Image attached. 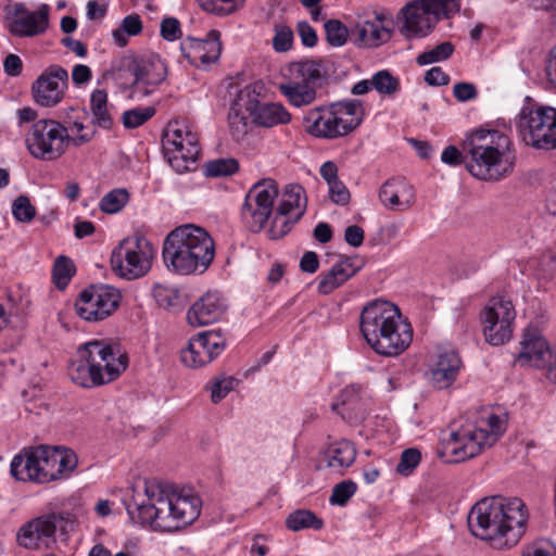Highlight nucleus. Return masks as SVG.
Returning a JSON list of instances; mask_svg holds the SVG:
<instances>
[{"mask_svg": "<svg viewBox=\"0 0 556 556\" xmlns=\"http://www.w3.org/2000/svg\"><path fill=\"white\" fill-rule=\"evenodd\" d=\"M147 497L135 509L127 507L131 520L159 531H177L200 515L202 502L191 489H178L167 482L144 481Z\"/></svg>", "mask_w": 556, "mask_h": 556, "instance_id": "nucleus-1", "label": "nucleus"}, {"mask_svg": "<svg viewBox=\"0 0 556 556\" xmlns=\"http://www.w3.org/2000/svg\"><path fill=\"white\" fill-rule=\"evenodd\" d=\"M529 518L527 507L519 497H485L468 515L471 533L489 540L496 548L515 546L525 534Z\"/></svg>", "mask_w": 556, "mask_h": 556, "instance_id": "nucleus-2", "label": "nucleus"}, {"mask_svg": "<svg viewBox=\"0 0 556 556\" xmlns=\"http://www.w3.org/2000/svg\"><path fill=\"white\" fill-rule=\"evenodd\" d=\"M466 169L484 181H500L509 176L516 164L510 137L496 129H477L463 141Z\"/></svg>", "mask_w": 556, "mask_h": 556, "instance_id": "nucleus-3", "label": "nucleus"}, {"mask_svg": "<svg viewBox=\"0 0 556 556\" xmlns=\"http://www.w3.org/2000/svg\"><path fill=\"white\" fill-rule=\"evenodd\" d=\"M359 327L368 345L379 355L392 357L403 353L413 341L412 325L394 304L376 300L361 313Z\"/></svg>", "mask_w": 556, "mask_h": 556, "instance_id": "nucleus-4", "label": "nucleus"}, {"mask_svg": "<svg viewBox=\"0 0 556 556\" xmlns=\"http://www.w3.org/2000/svg\"><path fill=\"white\" fill-rule=\"evenodd\" d=\"M127 366L128 357L117 344L91 340L78 346L67 374L75 384L92 388L115 380Z\"/></svg>", "mask_w": 556, "mask_h": 556, "instance_id": "nucleus-5", "label": "nucleus"}, {"mask_svg": "<svg viewBox=\"0 0 556 556\" xmlns=\"http://www.w3.org/2000/svg\"><path fill=\"white\" fill-rule=\"evenodd\" d=\"M214 242L205 229L188 224L172 230L163 244V260L168 270L189 275L203 273L214 258Z\"/></svg>", "mask_w": 556, "mask_h": 556, "instance_id": "nucleus-6", "label": "nucleus"}, {"mask_svg": "<svg viewBox=\"0 0 556 556\" xmlns=\"http://www.w3.org/2000/svg\"><path fill=\"white\" fill-rule=\"evenodd\" d=\"M77 466L74 452L40 445L25 448L11 462V475L20 481L48 483L67 477Z\"/></svg>", "mask_w": 556, "mask_h": 556, "instance_id": "nucleus-7", "label": "nucleus"}, {"mask_svg": "<svg viewBox=\"0 0 556 556\" xmlns=\"http://www.w3.org/2000/svg\"><path fill=\"white\" fill-rule=\"evenodd\" d=\"M488 428L471 424L462 425L452 429L447 438L442 439L443 454L451 456V462H464L479 455L485 447H490L505 431V421L495 414L486 419Z\"/></svg>", "mask_w": 556, "mask_h": 556, "instance_id": "nucleus-8", "label": "nucleus"}, {"mask_svg": "<svg viewBox=\"0 0 556 556\" xmlns=\"http://www.w3.org/2000/svg\"><path fill=\"white\" fill-rule=\"evenodd\" d=\"M90 140L91 134L71 136L66 126L52 118L36 121L25 136L29 154L42 161H55L65 153L70 144L79 147Z\"/></svg>", "mask_w": 556, "mask_h": 556, "instance_id": "nucleus-9", "label": "nucleus"}, {"mask_svg": "<svg viewBox=\"0 0 556 556\" xmlns=\"http://www.w3.org/2000/svg\"><path fill=\"white\" fill-rule=\"evenodd\" d=\"M363 106L358 100L332 103L307 112L308 132L317 138L336 139L349 135L363 121Z\"/></svg>", "mask_w": 556, "mask_h": 556, "instance_id": "nucleus-10", "label": "nucleus"}, {"mask_svg": "<svg viewBox=\"0 0 556 556\" xmlns=\"http://www.w3.org/2000/svg\"><path fill=\"white\" fill-rule=\"evenodd\" d=\"M278 90L294 108L311 105L317 98L319 80L324 76L320 61L304 60L290 63L282 72Z\"/></svg>", "mask_w": 556, "mask_h": 556, "instance_id": "nucleus-11", "label": "nucleus"}, {"mask_svg": "<svg viewBox=\"0 0 556 556\" xmlns=\"http://www.w3.org/2000/svg\"><path fill=\"white\" fill-rule=\"evenodd\" d=\"M521 140L536 150L556 149V108L542 104L521 108L516 122Z\"/></svg>", "mask_w": 556, "mask_h": 556, "instance_id": "nucleus-12", "label": "nucleus"}, {"mask_svg": "<svg viewBox=\"0 0 556 556\" xmlns=\"http://www.w3.org/2000/svg\"><path fill=\"white\" fill-rule=\"evenodd\" d=\"M163 150L169 165L179 174L197 167L200 154L199 137L181 122L168 123L163 139Z\"/></svg>", "mask_w": 556, "mask_h": 556, "instance_id": "nucleus-13", "label": "nucleus"}, {"mask_svg": "<svg viewBox=\"0 0 556 556\" xmlns=\"http://www.w3.org/2000/svg\"><path fill=\"white\" fill-rule=\"evenodd\" d=\"M155 254V248L144 237H128L114 250L112 265L121 277L138 279L151 269Z\"/></svg>", "mask_w": 556, "mask_h": 556, "instance_id": "nucleus-14", "label": "nucleus"}, {"mask_svg": "<svg viewBox=\"0 0 556 556\" xmlns=\"http://www.w3.org/2000/svg\"><path fill=\"white\" fill-rule=\"evenodd\" d=\"M278 197V187L273 179L260 180L245 195L241 217L253 232L263 229L273 212L274 201Z\"/></svg>", "mask_w": 556, "mask_h": 556, "instance_id": "nucleus-15", "label": "nucleus"}, {"mask_svg": "<svg viewBox=\"0 0 556 556\" xmlns=\"http://www.w3.org/2000/svg\"><path fill=\"white\" fill-rule=\"evenodd\" d=\"M121 292L109 285L90 286L76 300L77 315L86 321H101L111 316L119 306Z\"/></svg>", "mask_w": 556, "mask_h": 556, "instance_id": "nucleus-16", "label": "nucleus"}, {"mask_svg": "<svg viewBox=\"0 0 556 556\" xmlns=\"http://www.w3.org/2000/svg\"><path fill=\"white\" fill-rule=\"evenodd\" d=\"M516 311L505 296L490 299L482 312L483 334L492 345H502L511 338Z\"/></svg>", "mask_w": 556, "mask_h": 556, "instance_id": "nucleus-17", "label": "nucleus"}, {"mask_svg": "<svg viewBox=\"0 0 556 556\" xmlns=\"http://www.w3.org/2000/svg\"><path fill=\"white\" fill-rule=\"evenodd\" d=\"M237 105H245V112L252 116L253 122L263 127L286 125L291 121V114L282 103H261L256 88L252 85H248L238 91Z\"/></svg>", "mask_w": 556, "mask_h": 556, "instance_id": "nucleus-18", "label": "nucleus"}, {"mask_svg": "<svg viewBox=\"0 0 556 556\" xmlns=\"http://www.w3.org/2000/svg\"><path fill=\"white\" fill-rule=\"evenodd\" d=\"M68 87V74L61 65L48 66L33 83L31 96L36 104L53 108L62 102Z\"/></svg>", "mask_w": 556, "mask_h": 556, "instance_id": "nucleus-19", "label": "nucleus"}, {"mask_svg": "<svg viewBox=\"0 0 556 556\" xmlns=\"http://www.w3.org/2000/svg\"><path fill=\"white\" fill-rule=\"evenodd\" d=\"M226 348V339L217 331H203L192 337L180 353L181 362L190 368L207 365Z\"/></svg>", "mask_w": 556, "mask_h": 556, "instance_id": "nucleus-20", "label": "nucleus"}, {"mask_svg": "<svg viewBox=\"0 0 556 556\" xmlns=\"http://www.w3.org/2000/svg\"><path fill=\"white\" fill-rule=\"evenodd\" d=\"M62 521L61 515L50 514L26 522L17 532L18 545L28 549L50 548L55 543V531Z\"/></svg>", "mask_w": 556, "mask_h": 556, "instance_id": "nucleus-21", "label": "nucleus"}, {"mask_svg": "<svg viewBox=\"0 0 556 556\" xmlns=\"http://www.w3.org/2000/svg\"><path fill=\"white\" fill-rule=\"evenodd\" d=\"M397 18L403 22L400 31L407 39L426 37L440 21L420 0L407 2L400 10Z\"/></svg>", "mask_w": 556, "mask_h": 556, "instance_id": "nucleus-22", "label": "nucleus"}, {"mask_svg": "<svg viewBox=\"0 0 556 556\" xmlns=\"http://www.w3.org/2000/svg\"><path fill=\"white\" fill-rule=\"evenodd\" d=\"M167 68L159 58H137V66L131 98L149 97L166 78Z\"/></svg>", "mask_w": 556, "mask_h": 556, "instance_id": "nucleus-23", "label": "nucleus"}, {"mask_svg": "<svg viewBox=\"0 0 556 556\" xmlns=\"http://www.w3.org/2000/svg\"><path fill=\"white\" fill-rule=\"evenodd\" d=\"M180 50L194 66L214 63L222 53L220 33L212 29L205 39L188 38L181 43Z\"/></svg>", "mask_w": 556, "mask_h": 556, "instance_id": "nucleus-24", "label": "nucleus"}, {"mask_svg": "<svg viewBox=\"0 0 556 556\" xmlns=\"http://www.w3.org/2000/svg\"><path fill=\"white\" fill-rule=\"evenodd\" d=\"M378 197L386 208L397 212L409 210L416 199L414 187L403 177H392L384 181Z\"/></svg>", "mask_w": 556, "mask_h": 556, "instance_id": "nucleus-25", "label": "nucleus"}, {"mask_svg": "<svg viewBox=\"0 0 556 556\" xmlns=\"http://www.w3.org/2000/svg\"><path fill=\"white\" fill-rule=\"evenodd\" d=\"M226 308V301L218 292H206L189 308L187 319L193 327L205 326L219 320Z\"/></svg>", "mask_w": 556, "mask_h": 556, "instance_id": "nucleus-26", "label": "nucleus"}, {"mask_svg": "<svg viewBox=\"0 0 556 556\" xmlns=\"http://www.w3.org/2000/svg\"><path fill=\"white\" fill-rule=\"evenodd\" d=\"M365 406L366 399L363 387L352 383L341 391L337 401L331 404V409L343 419L353 421L364 418Z\"/></svg>", "mask_w": 556, "mask_h": 556, "instance_id": "nucleus-27", "label": "nucleus"}, {"mask_svg": "<svg viewBox=\"0 0 556 556\" xmlns=\"http://www.w3.org/2000/svg\"><path fill=\"white\" fill-rule=\"evenodd\" d=\"M521 350L517 355V362L521 365L540 367L545 357L552 358V351L536 328H527L520 342Z\"/></svg>", "mask_w": 556, "mask_h": 556, "instance_id": "nucleus-28", "label": "nucleus"}, {"mask_svg": "<svg viewBox=\"0 0 556 556\" xmlns=\"http://www.w3.org/2000/svg\"><path fill=\"white\" fill-rule=\"evenodd\" d=\"M351 36H355V45L366 48H376L387 42L391 37V30L384 26L381 15L374 21H363L351 29Z\"/></svg>", "mask_w": 556, "mask_h": 556, "instance_id": "nucleus-29", "label": "nucleus"}, {"mask_svg": "<svg viewBox=\"0 0 556 556\" xmlns=\"http://www.w3.org/2000/svg\"><path fill=\"white\" fill-rule=\"evenodd\" d=\"M460 368V358L454 351H445L438 355L430 368V379L438 389L450 387L456 379Z\"/></svg>", "mask_w": 556, "mask_h": 556, "instance_id": "nucleus-30", "label": "nucleus"}, {"mask_svg": "<svg viewBox=\"0 0 556 556\" xmlns=\"http://www.w3.org/2000/svg\"><path fill=\"white\" fill-rule=\"evenodd\" d=\"M49 25V8L43 4L38 11L28 12L11 23L10 30L20 37H33L42 34Z\"/></svg>", "mask_w": 556, "mask_h": 556, "instance_id": "nucleus-31", "label": "nucleus"}, {"mask_svg": "<svg viewBox=\"0 0 556 556\" xmlns=\"http://www.w3.org/2000/svg\"><path fill=\"white\" fill-rule=\"evenodd\" d=\"M356 450L348 440H341L329 445L325 452L326 467L337 475H343L355 460Z\"/></svg>", "mask_w": 556, "mask_h": 556, "instance_id": "nucleus-32", "label": "nucleus"}, {"mask_svg": "<svg viewBox=\"0 0 556 556\" xmlns=\"http://www.w3.org/2000/svg\"><path fill=\"white\" fill-rule=\"evenodd\" d=\"M357 269L353 266L351 260H344L336 263L329 271L319 276L317 290L320 294H329L352 276L356 274Z\"/></svg>", "mask_w": 556, "mask_h": 556, "instance_id": "nucleus-33", "label": "nucleus"}, {"mask_svg": "<svg viewBox=\"0 0 556 556\" xmlns=\"http://www.w3.org/2000/svg\"><path fill=\"white\" fill-rule=\"evenodd\" d=\"M305 190L301 185H287L277 207L279 214L293 216V223H296L306 210Z\"/></svg>", "mask_w": 556, "mask_h": 556, "instance_id": "nucleus-34", "label": "nucleus"}, {"mask_svg": "<svg viewBox=\"0 0 556 556\" xmlns=\"http://www.w3.org/2000/svg\"><path fill=\"white\" fill-rule=\"evenodd\" d=\"M137 66V58L126 55L112 62L110 70L104 74L106 79H112L121 88L134 90V81Z\"/></svg>", "mask_w": 556, "mask_h": 556, "instance_id": "nucleus-35", "label": "nucleus"}, {"mask_svg": "<svg viewBox=\"0 0 556 556\" xmlns=\"http://www.w3.org/2000/svg\"><path fill=\"white\" fill-rule=\"evenodd\" d=\"M90 111L92 124L103 129H110L113 117L109 111L108 93L103 89H94L90 96Z\"/></svg>", "mask_w": 556, "mask_h": 556, "instance_id": "nucleus-36", "label": "nucleus"}, {"mask_svg": "<svg viewBox=\"0 0 556 556\" xmlns=\"http://www.w3.org/2000/svg\"><path fill=\"white\" fill-rule=\"evenodd\" d=\"M152 294L157 305L167 311H179L184 307L182 299L176 287L155 283Z\"/></svg>", "mask_w": 556, "mask_h": 556, "instance_id": "nucleus-37", "label": "nucleus"}, {"mask_svg": "<svg viewBox=\"0 0 556 556\" xmlns=\"http://www.w3.org/2000/svg\"><path fill=\"white\" fill-rule=\"evenodd\" d=\"M286 526L293 532L304 529L320 530L324 521L308 509H298L288 515Z\"/></svg>", "mask_w": 556, "mask_h": 556, "instance_id": "nucleus-38", "label": "nucleus"}, {"mask_svg": "<svg viewBox=\"0 0 556 556\" xmlns=\"http://www.w3.org/2000/svg\"><path fill=\"white\" fill-rule=\"evenodd\" d=\"M142 21L136 13L129 14L122 20L118 28L112 31L115 43L118 47H125L128 42V37L137 36L142 31Z\"/></svg>", "mask_w": 556, "mask_h": 556, "instance_id": "nucleus-39", "label": "nucleus"}, {"mask_svg": "<svg viewBox=\"0 0 556 556\" xmlns=\"http://www.w3.org/2000/svg\"><path fill=\"white\" fill-rule=\"evenodd\" d=\"M454 50L455 48L452 42L444 41L433 47L432 49H429L420 53L417 56L416 62L420 66L443 62L452 56Z\"/></svg>", "mask_w": 556, "mask_h": 556, "instance_id": "nucleus-40", "label": "nucleus"}, {"mask_svg": "<svg viewBox=\"0 0 556 556\" xmlns=\"http://www.w3.org/2000/svg\"><path fill=\"white\" fill-rule=\"evenodd\" d=\"M324 29L326 40L331 47H342L351 36V30L341 21L334 18L326 21Z\"/></svg>", "mask_w": 556, "mask_h": 556, "instance_id": "nucleus-41", "label": "nucleus"}, {"mask_svg": "<svg viewBox=\"0 0 556 556\" xmlns=\"http://www.w3.org/2000/svg\"><path fill=\"white\" fill-rule=\"evenodd\" d=\"M239 163L236 159H216L204 164V174L207 177L230 176L237 173Z\"/></svg>", "mask_w": 556, "mask_h": 556, "instance_id": "nucleus-42", "label": "nucleus"}, {"mask_svg": "<svg viewBox=\"0 0 556 556\" xmlns=\"http://www.w3.org/2000/svg\"><path fill=\"white\" fill-rule=\"evenodd\" d=\"M129 194L126 189H114L106 193L100 201V208L104 213L119 212L128 202Z\"/></svg>", "mask_w": 556, "mask_h": 556, "instance_id": "nucleus-43", "label": "nucleus"}, {"mask_svg": "<svg viewBox=\"0 0 556 556\" xmlns=\"http://www.w3.org/2000/svg\"><path fill=\"white\" fill-rule=\"evenodd\" d=\"M75 274V266L71 258L59 256L53 266V278L58 288H65Z\"/></svg>", "mask_w": 556, "mask_h": 556, "instance_id": "nucleus-44", "label": "nucleus"}, {"mask_svg": "<svg viewBox=\"0 0 556 556\" xmlns=\"http://www.w3.org/2000/svg\"><path fill=\"white\" fill-rule=\"evenodd\" d=\"M201 8L215 15H228L236 12L244 0H198Z\"/></svg>", "mask_w": 556, "mask_h": 556, "instance_id": "nucleus-45", "label": "nucleus"}, {"mask_svg": "<svg viewBox=\"0 0 556 556\" xmlns=\"http://www.w3.org/2000/svg\"><path fill=\"white\" fill-rule=\"evenodd\" d=\"M154 114L155 109L152 106L135 108L123 113L122 123L128 129L137 128L150 119Z\"/></svg>", "mask_w": 556, "mask_h": 556, "instance_id": "nucleus-46", "label": "nucleus"}, {"mask_svg": "<svg viewBox=\"0 0 556 556\" xmlns=\"http://www.w3.org/2000/svg\"><path fill=\"white\" fill-rule=\"evenodd\" d=\"M420 2L440 20L451 17L460 8L457 0H420Z\"/></svg>", "mask_w": 556, "mask_h": 556, "instance_id": "nucleus-47", "label": "nucleus"}, {"mask_svg": "<svg viewBox=\"0 0 556 556\" xmlns=\"http://www.w3.org/2000/svg\"><path fill=\"white\" fill-rule=\"evenodd\" d=\"M12 214L20 223H29L36 215V207L27 195H18L12 203Z\"/></svg>", "mask_w": 556, "mask_h": 556, "instance_id": "nucleus-48", "label": "nucleus"}, {"mask_svg": "<svg viewBox=\"0 0 556 556\" xmlns=\"http://www.w3.org/2000/svg\"><path fill=\"white\" fill-rule=\"evenodd\" d=\"M243 111H245V105H237V97L232 101L231 109L228 115V121L230 128L232 130V135L236 138H240L247 132V117L243 115Z\"/></svg>", "mask_w": 556, "mask_h": 556, "instance_id": "nucleus-49", "label": "nucleus"}, {"mask_svg": "<svg viewBox=\"0 0 556 556\" xmlns=\"http://www.w3.org/2000/svg\"><path fill=\"white\" fill-rule=\"evenodd\" d=\"M371 80L372 87L382 94H393L399 88L397 79L386 70L376 73Z\"/></svg>", "mask_w": 556, "mask_h": 556, "instance_id": "nucleus-50", "label": "nucleus"}, {"mask_svg": "<svg viewBox=\"0 0 556 556\" xmlns=\"http://www.w3.org/2000/svg\"><path fill=\"white\" fill-rule=\"evenodd\" d=\"M293 224V216H290L288 214H279V212L277 211L271 222L270 228L268 230L269 238L279 239L283 237L290 231L291 226Z\"/></svg>", "mask_w": 556, "mask_h": 556, "instance_id": "nucleus-51", "label": "nucleus"}, {"mask_svg": "<svg viewBox=\"0 0 556 556\" xmlns=\"http://www.w3.org/2000/svg\"><path fill=\"white\" fill-rule=\"evenodd\" d=\"M356 484L353 481H342L334 485L330 496V503L343 506L354 495Z\"/></svg>", "mask_w": 556, "mask_h": 556, "instance_id": "nucleus-52", "label": "nucleus"}, {"mask_svg": "<svg viewBox=\"0 0 556 556\" xmlns=\"http://www.w3.org/2000/svg\"><path fill=\"white\" fill-rule=\"evenodd\" d=\"M421 458L420 452L416 448H407L402 455L396 466V471L401 475L408 476L419 464Z\"/></svg>", "mask_w": 556, "mask_h": 556, "instance_id": "nucleus-53", "label": "nucleus"}, {"mask_svg": "<svg viewBox=\"0 0 556 556\" xmlns=\"http://www.w3.org/2000/svg\"><path fill=\"white\" fill-rule=\"evenodd\" d=\"M236 382V379L232 377L217 378L210 388L212 402L218 403L226 397L233 390Z\"/></svg>", "mask_w": 556, "mask_h": 556, "instance_id": "nucleus-54", "label": "nucleus"}, {"mask_svg": "<svg viewBox=\"0 0 556 556\" xmlns=\"http://www.w3.org/2000/svg\"><path fill=\"white\" fill-rule=\"evenodd\" d=\"M293 34L287 26L276 27V35L273 38L274 49L278 52L288 51L292 46Z\"/></svg>", "mask_w": 556, "mask_h": 556, "instance_id": "nucleus-55", "label": "nucleus"}, {"mask_svg": "<svg viewBox=\"0 0 556 556\" xmlns=\"http://www.w3.org/2000/svg\"><path fill=\"white\" fill-rule=\"evenodd\" d=\"M330 200L338 205H346L350 202V191L339 179L328 185Z\"/></svg>", "mask_w": 556, "mask_h": 556, "instance_id": "nucleus-56", "label": "nucleus"}, {"mask_svg": "<svg viewBox=\"0 0 556 556\" xmlns=\"http://www.w3.org/2000/svg\"><path fill=\"white\" fill-rule=\"evenodd\" d=\"M181 35L179 21L175 17H165L161 23V36L167 41H174Z\"/></svg>", "mask_w": 556, "mask_h": 556, "instance_id": "nucleus-57", "label": "nucleus"}, {"mask_svg": "<svg viewBox=\"0 0 556 556\" xmlns=\"http://www.w3.org/2000/svg\"><path fill=\"white\" fill-rule=\"evenodd\" d=\"M466 159L464 149L462 148V150H458L455 146L446 147L441 154V161L452 166L460 165L463 163L466 165Z\"/></svg>", "mask_w": 556, "mask_h": 556, "instance_id": "nucleus-58", "label": "nucleus"}, {"mask_svg": "<svg viewBox=\"0 0 556 556\" xmlns=\"http://www.w3.org/2000/svg\"><path fill=\"white\" fill-rule=\"evenodd\" d=\"M477 88L471 83H457L453 87V96L459 102H466L477 97Z\"/></svg>", "mask_w": 556, "mask_h": 556, "instance_id": "nucleus-59", "label": "nucleus"}, {"mask_svg": "<svg viewBox=\"0 0 556 556\" xmlns=\"http://www.w3.org/2000/svg\"><path fill=\"white\" fill-rule=\"evenodd\" d=\"M298 33L302 43L305 47H315L317 43V34L314 28L306 22L302 21L298 23Z\"/></svg>", "mask_w": 556, "mask_h": 556, "instance_id": "nucleus-60", "label": "nucleus"}, {"mask_svg": "<svg viewBox=\"0 0 556 556\" xmlns=\"http://www.w3.org/2000/svg\"><path fill=\"white\" fill-rule=\"evenodd\" d=\"M425 81L430 86H445L450 77L441 67L434 66L426 72Z\"/></svg>", "mask_w": 556, "mask_h": 556, "instance_id": "nucleus-61", "label": "nucleus"}, {"mask_svg": "<svg viewBox=\"0 0 556 556\" xmlns=\"http://www.w3.org/2000/svg\"><path fill=\"white\" fill-rule=\"evenodd\" d=\"M365 238V233L362 227L357 225H352L346 227L344 231V240L345 242L353 247L358 248L363 244Z\"/></svg>", "mask_w": 556, "mask_h": 556, "instance_id": "nucleus-62", "label": "nucleus"}, {"mask_svg": "<svg viewBox=\"0 0 556 556\" xmlns=\"http://www.w3.org/2000/svg\"><path fill=\"white\" fill-rule=\"evenodd\" d=\"M319 260L318 255L313 251H307L303 254L300 261V268L303 273L314 274L318 270Z\"/></svg>", "mask_w": 556, "mask_h": 556, "instance_id": "nucleus-63", "label": "nucleus"}, {"mask_svg": "<svg viewBox=\"0 0 556 556\" xmlns=\"http://www.w3.org/2000/svg\"><path fill=\"white\" fill-rule=\"evenodd\" d=\"M545 74L547 81L556 88V45L549 50L545 59Z\"/></svg>", "mask_w": 556, "mask_h": 556, "instance_id": "nucleus-64", "label": "nucleus"}]
</instances>
